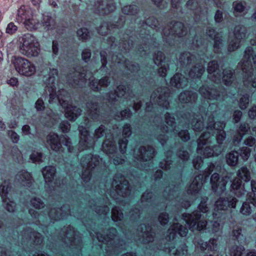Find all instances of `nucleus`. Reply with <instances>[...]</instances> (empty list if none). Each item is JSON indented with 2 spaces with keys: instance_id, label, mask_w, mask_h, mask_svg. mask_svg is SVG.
Segmentation results:
<instances>
[{
  "instance_id": "f257e3e1",
  "label": "nucleus",
  "mask_w": 256,
  "mask_h": 256,
  "mask_svg": "<svg viewBox=\"0 0 256 256\" xmlns=\"http://www.w3.org/2000/svg\"><path fill=\"white\" fill-rule=\"evenodd\" d=\"M244 58L246 61L239 64L244 73V84L248 88H256V54L251 47L247 48L244 52Z\"/></svg>"
},
{
  "instance_id": "f03ea898",
  "label": "nucleus",
  "mask_w": 256,
  "mask_h": 256,
  "mask_svg": "<svg viewBox=\"0 0 256 256\" xmlns=\"http://www.w3.org/2000/svg\"><path fill=\"white\" fill-rule=\"evenodd\" d=\"M18 50L20 54L27 58L36 57L40 53V44L34 35L27 33L19 38Z\"/></svg>"
},
{
  "instance_id": "7ed1b4c3",
  "label": "nucleus",
  "mask_w": 256,
  "mask_h": 256,
  "mask_svg": "<svg viewBox=\"0 0 256 256\" xmlns=\"http://www.w3.org/2000/svg\"><path fill=\"white\" fill-rule=\"evenodd\" d=\"M16 70L20 74L26 76L34 75L36 72V66L34 63L25 58L14 56L12 60Z\"/></svg>"
},
{
  "instance_id": "20e7f679",
  "label": "nucleus",
  "mask_w": 256,
  "mask_h": 256,
  "mask_svg": "<svg viewBox=\"0 0 256 256\" xmlns=\"http://www.w3.org/2000/svg\"><path fill=\"white\" fill-rule=\"evenodd\" d=\"M182 216L189 229L192 231L194 230L200 231L206 226L207 221L201 220L202 214L198 211H194L191 214H184Z\"/></svg>"
},
{
  "instance_id": "39448f33",
  "label": "nucleus",
  "mask_w": 256,
  "mask_h": 256,
  "mask_svg": "<svg viewBox=\"0 0 256 256\" xmlns=\"http://www.w3.org/2000/svg\"><path fill=\"white\" fill-rule=\"evenodd\" d=\"M233 34L229 39L228 50L230 52H233L240 47L241 40L246 38L247 30L242 25L236 26L234 30Z\"/></svg>"
},
{
  "instance_id": "423d86ee",
  "label": "nucleus",
  "mask_w": 256,
  "mask_h": 256,
  "mask_svg": "<svg viewBox=\"0 0 256 256\" xmlns=\"http://www.w3.org/2000/svg\"><path fill=\"white\" fill-rule=\"evenodd\" d=\"M165 122L168 126H158L156 130V138L162 145H164L166 142L168 137L164 134H162L161 132H174L176 130L174 118L168 113L165 114Z\"/></svg>"
},
{
  "instance_id": "0eeeda50",
  "label": "nucleus",
  "mask_w": 256,
  "mask_h": 256,
  "mask_svg": "<svg viewBox=\"0 0 256 256\" xmlns=\"http://www.w3.org/2000/svg\"><path fill=\"white\" fill-rule=\"evenodd\" d=\"M116 6L113 0H94L92 4V10L100 15L107 14L114 12Z\"/></svg>"
},
{
  "instance_id": "6e6552de",
  "label": "nucleus",
  "mask_w": 256,
  "mask_h": 256,
  "mask_svg": "<svg viewBox=\"0 0 256 256\" xmlns=\"http://www.w3.org/2000/svg\"><path fill=\"white\" fill-rule=\"evenodd\" d=\"M228 178L220 176L216 172L212 174L210 178V184L212 190L218 194H222L226 189Z\"/></svg>"
},
{
  "instance_id": "1a4fd4ad",
  "label": "nucleus",
  "mask_w": 256,
  "mask_h": 256,
  "mask_svg": "<svg viewBox=\"0 0 256 256\" xmlns=\"http://www.w3.org/2000/svg\"><path fill=\"white\" fill-rule=\"evenodd\" d=\"M238 200L234 197L220 198L214 204V212L226 210L228 208H236Z\"/></svg>"
},
{
  "instance_id": "9d476101",
  "label": "nucleus",
  "mask_w": 256,
  "mask_h": 256,
  "mask_svg": "<svg viewBox=\"0 0 256 256\" xmlns=\"http://www.w3.org/2000/svg\"><path fill=\"white\" fill-rule=\"evenodd\" d=\"M58 98L60 104L65 108V116L69 120H74L80 115L82 112L80 109L71 105L67 106L66 100L62 99L60 94L58 95Z\"/></svg>"
},
{
  "instance_id": "9b49d317",
  "label": "nucleus",
  "mask_w": 256,
  "mask_h": 256,
  "mask_svg": "<svg viewBox=\"0 0 256 256\" xmlns=\"http://www.w3.org/2000/svg\"><path fill=\"white\" fill-rule=\"evenodd\" d=\"M139 240L144 244H148L154 240V233L151 228L144 224H140L137 228Z\"/></svg>"
},
{
  "instance_id": "f8f14e48",
  "label": "nucleus",
  "mask_w": 256,
  "mask_h": 256,
  "mask_svg": "<svg viewBox=\"0 0 256 256\" xmlns=\"http://www.w3.org/2000/svg\"><path fill=\"white\" fill-rule=\"evenodd\" d=\"M225 127V124L222 122H216L214 123V119L213 118H209V122L206 126V128L212 129V128H214L215 130L217 131L216 134V140L218 144H222L224 140L226 138V132L223 130L224 128Z\"/></svg>"
},
{
  "instance_id": "ddd939ff",
  "label": "nucleus",
  "mask_w": 256,
  "mask_h": 256,
  "mask_svg": "<svg viewBox=\"0 0 256 256\" xmlns=\"http://www.w3.org/2000/svg\"><path fill=\"white\" fill-rule=\"evenodd\" d=\"M138 153L136 156V158L140 160L148 161L154 156L155 150L152 146H142L139 148Z\"/></svg>"
},
{
  "instance_id": "4468645a",
  "label": "nucleus",
  "mask_w": 256,
  "mask_h": 256,
  "mask_svg": "<svg viewBox=\"0 0 256 256\" xmlns=\"http://www.w3.org/2000/svg\"><path fill=\"white\" fill-rule=\"evenodd\" d=\"M8 186L6 182L0 186V194L2 199L4 203H6L5 208L9 212H14L15 209V204L7 198L6 196L8 193Z\"/></svg>"
},
{
  "instance_id": "2eb2a0df",
  "label": "nucleus",
  "mask_w": 256,
  "mask_h": 256,
  "mask_svg": "<svg viewBox=\"0 0 256 256\" xmlns=\"http://www.w3.org/2000/svg\"><path fill=\"white\" fill-rule=\"evenodd\" d=\"M207 70L208 73V77L210 79L215 82H218L220 80L221 75L216 62L212 61L210 62L208 64Z\"/></svg>"
},
{
  "instance_id": "dca6fc26",
  "label": "nucleus",
  "mask_w": 256,
  "mask_h": 256,
  "mask_svg": "<svg viewBox=\"0 0 256 256\" xmlns=\"http://www.w3.org/2000/svg\"><path fill=\"white\" fill-rule=\"evenodd\" d=\"M46 144L52 150L58 151L62 147L58 136L54 132H50L46 138Z\"/></svg>"
},
{
  "instance_id": "f3484780",
  "label": "nucleus",
  "mask_w": 256,
  "mask_h": 256,
  "mask_svg": "<svg viewBox=\"0 0 256 256\" xmlns=\"http://www.w3.org/2000/svg\"><path fill=\"white\" fill-rule=\"evenodd\" d=\"M164 34L167 36L170 35H176L178 37L183 36L185 32L184 24L180 22H176L173 24L170 30L168 28H164Z\"/></svg>"
},
{
  "instance_id": "a211bd4d",
  "label": "nucleus",
  "mask_w": 256,
  "mask_h": 256,
  "mask_svg": "<svg viewBox=\"0 0 256 256\" xmlns=\"http://www.w3.org/2000/svg\"><path fill=\"white\" fill-rule=\"evenodd\" d=\"M129 91L130 90L128 89L125 86H119L115 90L114 94H109L108 100L110 102H112L116 100V97L121 98L124 96L126 98H128V95L129 94Z\"/></svg>"
},
{
  "instance_id": "6ab92c4d",
  "label": "nucleus",
  "mask_w": 256,
  "mask_h": 256,
  "mask_svg": "<svg viewBox=\"0 0 256 256\" xmlns=\"http://www.w3.org/2000/svg\"><path fill=\"white\" fill-rule=\"evenodd\" d=\"M230 190L238 197L242 196L246 192L244 184H242V182L238 178H235L232 180Z\"/></svg>"
},
{
  "instance_id": "aec40b11",
  "label": "nucleus",
  "mask_w": 256,
  "mask_h": 256,
  "mask_svg": "<svg viewBox=\"0 0 256 256\" xmlns=\"http://www.w3.org/2000/svg\"><path fill=\"white\" fill-rule=\"evenodd\" d=\"M113 186L116 187V190L118 194L122 196H126L130 194L128 182L127 180H120L119 184H118L116 180H114L112 183Z\"/></svg>"
},
{
  "instance_id": "412c9836",
  "label": "nucleus",
  "mask_w": 256,
  "mask_h": 256,
  "mask_svg": "<svg viewBox=\"0 0 256 256\" xmlns=\"http://www.w3.org/2000/svg\"><path fill=\"white\" fill-rule=\"evenodd\" d=\"M34 14L32 10L28 7L22 6L18 10L16 20L19 22L26 20Z\"/></svg>"
},
{
  "instance_id": "4be33fe9",
  "label": "nucleus",
  "mask_w": 256,
  "mask_h": 256,
  "mask_svg": "<svg viewBox=\"0 0 256 256\" xmlns=\"http://www.w3.org/2000/svg\"><path fill=\"white\" fill-rule=\"evenodd\" d=\"M16 180L20 184L24 186H29L32 180L30 174L26 171L19 172L16 175Z\"/></svg>"
},
{
  "instance_id": "5701e85b",
  "label": "nucleus",
  "mask_w": 256,
  "mask_h": 256,
  "mask_svg": "<svg viewBox=\"0 0 256 256\" xmlns=\"http://www.w3.org/2000/svg\"><path fill=\"white\" fill-rule=\"evenodd\" d=\"M42 172L46 183H50L52 182L56 176V170L54 166H46L44 168Z\"/></svg>"
},
{
  "instance_id": "b1692460",
  "label": "nucleus",
  "mask_w": 256,
  "mask_h": 256,
  "mask_svg": "<svg viewBox=\"0 0 256 256\" xmlns=\"http://www.w3.org/2000/svg\"><path fill=\"white\" fill-rule=\"evenodd\" d=\"M80 132L81 134L80 144L85 146L86 148H88L93 144L90 138L88 137V132L86 129L82 126L78 127Z\"/></svg>"
},
{
  "instance_id": "393cba45",
  "label": "nucleus",
  "mask_w": 256,
  "mask_h": 256,
  "mask_svg": "<svg viewBox=\"0 0 256 256\" xmlns=\"http://www.w3.org/2000/svg\"><path fill=\"white\" fill-rule=\"evenodd\" d=\"M170 83L174 87L184 88L187 84V80L181 74H176L172 78Z\"/></svg>"
},
{
  "instance_id": "a878e982",
  "label": "nucleus",
  "mask_w": 256,
  "mask_h": 256,
  "mask_svg": "<svg viewBox=\"0 0 256 256\" xmlns=\"http://www.w3.org/2000/svg\"><path fill=\"white\" fill-rule=\"evenodd\" d=\"M200 92L203 97L210 100L217 99L220 96L218 92L216 90L208 88L204 86L200 88Z\"/></svg>"
},
{
  "instance_id": "bb28decb",
  "label": "nucleus",
  "mask_w": 256,
  "mask_h": 256,
  "mask_svg": "<svg viewBox=\"0 0 256 256\" xmlns=\"http://www.w3.org/2000/svg\"><path fill=\"white\" fill-rule=\"evenodd\" d=\"M25 28L28 30L32 31L37 30L40 26V22L34 14L24 22Z\"/></svg>"
},
{
  "instance_id": "cd10ccee",
  "label": "nucleus",
  "mask_w": 256,
  "mask_h": 256,
  "mask_svg": "<svg viewBox=\"0 0 256 256\" xmlns=\"http://www.w3.org/2000/svg\"><path fill=\"white\" fill-rule=\"evenodd\" d=\"M204 72V66L200 64H198L190 70L188 75L192 78H200Z\"/></svg>"
},
{
  "instance_id": "c85d7f7f",
  "label": "nucleus",
  "mask_w": 256,
  "mask_h": 256,
  "mask_svg": "<svg viewBox=\"0 0 256 256\" xmlns=\"http://www.w3.org/2000/svg\"><path fill=\"white\" fill-rule=\"evenodd\" d=\"M210 133L209 132H204L200 137L198 140L197 151L198 154H202L203 146L210 142Z\"/></svg>"
},
{
  "instance_id": "c756f323",
  "label": "nucleus",
  "mask_w": 256,
  "mask_h": 256,
  "mask_svg": "<svg viewBox=\"0 0 256 256\" xmlns=\"http://www.w3.org/2000/svg\"><path fill=\"white\" fill-rule=\"evenodd\" d=\"M201 177L200 176H198L194 178L188 188V193L192 194L196 193L200 190L202 186V183L200 182Z\"/></svg>"
},
{
  "instance_id": "7c9ffc66",
  "label": "nucleus",
  "mask_w": 256,
  "mask_h": 256,
  "mask_svg": "<svg viewBox=\"0 0 256 256\" xmlns=\"http://www.w3.org/2000/svg\"><path fill=\"white\" fill-rule=\"evenodd\" d=\"M116 233L117 232L116 228H111L107 232L106 236L104 237L100 234H97V238L100 242H108L114 238Z\"/></svg>"
},
{
  "instance_id": "2f4dec72",
  "label": "nucleus",
  "mask_w": 256,
  "mask_h": 256,
  "mask_svg": "<svg viewBox=\"0 0 256 256\" xmlns=\"http://www.w3.org/2000/svg\"><path fill=\"white\" fill-rule=\"evenodd\" d=\"M236 175L238 179L243 180L245 182H248L250 180V172L249 170L246 166H242L236 172Z\"/></svg>"
},
{
  "instance_id": "473e14b6",
  "label": "nucleus",
  "mask_w": 256,
  "mask_h": 256,
  "mask_svg": "<svg viewBox=\"0 0 256 256\" xmlns=\"http://www.w3.org/2000/svg\"><path fill=\"white\" fill-rule=\"evenodd\" d=\"M196 94L190 92H182L179 96V100L182 102H194L196 99Z\"/></svg>"
},
{
  "instance_id": "72a5a7b5",
  "label": "nucleus",
  "mask_w": 256,
  "mask_h": 256,
  "mask_svg": "<svg viewBox=\"0 0 256 256\" xmlns=\"http://www.w3.org/2000/svg\"><path fill=\"white\" fill-rule=\"evenodd\" d=\"M226 163L229 166H236L238 160V153L236 151H232L226 156Z\"/></svg>"
},
{
  "instance_id": "f704fd0d",
  "label": "nucleus",
  "mask_w": 256,
  "mask_h": 256,
  "mask_svg": "<svg viewBox=\"0 0 256 256\" xmlns=\"http://www.w3.org/2000/svg\"><path fill=\"white\" fill-rule=\"evenodd\" d=\"M234 72L229 69H226L223 72L222 80L226 85H230L234 80Z\"/></svg>"
},
{
  "instance_id": "c9c22d12",
  "label": "nucleus",
  "mask_w": 256,
  "mask_h": 256,
  "mask_svg": "<svg viewBox=\"0 0 256 256\" xmlns=\"http://www.w3.org/2000/svg\"><path fill=\"white\" fill-rule=\"evenodd\" d=\"M104 151L108 154H112L116 150L114 144L109 140H106L102 144Z\"/></svg>"
},
{
  "instance_id": "e433bc0d",
  "label": "nucleus",
  "mask_w": 256,
  "mask_h": 256,
  "mask_svg": "<svg viewBox=\"0 0 256 256\" xmlns=\"http://www.w3.org/2000/svg\"><path fill=\"white\" fill-rule=\"evenodd\" d=\"M62 211V208H52L48 212L49 216L54 220H60L63 216Z\"/></svg>"
},
{
  "instance_id": "4c0bfd02",
  "label": "nucleus",
  "mask_w": 256,
  "mask_h": 256,
  "mask_svg": "<svg viewBox=\"0 0 256 256\" xmlns=\"http://www.w3.org/2000/svg\"><path fill=\"white\" fill-rule=\"evenodd\" d=\"M192 126L194 131H200L204 128V124L201 116L194 118L192 122Z\"/></svg>"
},
{
  "instance_id": "58836bf2",
  "label": "nucleus",
  "mask_w": 256,
  "mask_h": 256,
  "mask_svg": "<svg viewBox=\"0 0 256 256\" xmlns=\"http://www.w3.org/2000/svg\"><path fill=\"white\" fill-rule=\"evenodd\" d=\"M88 114L92 118H95L98 114V105L96 103L88 102L86 104Z\"/></svg>"
},
{
  "instance_id": "ea45409f",
  "label": "nucleus",
  "mask_w": 256,
  "mask_h": 256,
  "mask_svg": "<svg viewBox=\"0 0 256 256\" xmlns=\"http://www.w3.org/2000/svg\"><path fill=\"white\" fill-rule=\"evenodd\" d=\"M232 8L234 13H242L246 8V4L245 2L235 1L232 3Z\"/></svg>"
},
{
  "instance_id": "a19ab883",
  "label": "nucleus",
  "mask_w": 256,
  "mask_h": 256,
  "mask_svg": "<svg viewBox=\"0 0 256 256\" xmlns=\"http://www.w3.org/2000/svg\"><path fill=\"white\" fill-rule=\"evenodd\" d=\"M74 86H82L86 82V78L82 76L80 73L76 72L73 76Z\"/></svg>"
},
{
  "instance_id": "79ce46f5",
  "label": "nucleus",
  "mask_w": 256,
  "mask_h": 256,
  "mask_svg": "<svg viewBox=\"0 0 256 256\" xmlns=\"http://www.w3.org/2000/svg\"><path fill=\"white\" fill-rule=\"evenodd\" d=\"M122 12L127 15H134L138 12V6L136 5L124 6L122 9Z\"/></svg>"
},
{
  "instance_id": "37998d69",
  "label": "nucleus",
  "mask_w": 256,
  "mask_h": 256,
  "mask_svg": "<svg viewBox=\"0 0 256 256\" xmlns=\"http://www.w3.org/2000/svg\"><path fill=\"white\" fill-rule=\"evenodd\" d=\"M240 212L245 216H250L252 213V210L248 202H244L242 203Z\"/></svg>"
},
{
  "instance_id": "c03bdc74",
  "label": "nucleus",
  "mask_w": 256,
  "mask_h": 256,
  "mask_svg": "<svg viewBox=\"0 0 256 256\" xmlns=\"http://www.w3.org/2000/svg\"><path fill=\"white\" fill-rule=\"evenodd\" d=\"M112 218L114 222L120 221L123 218V214L117 207H114L112 210Z\"/></svg>"
},
{
  "instance_id": "a18cd8bd",
  "label": "nucleus",
  "mask_w": 256,
  "mask_h": 256,
  "mask_svg": "<svg viewBox=\"0 0 256 256\" xmlns=\"http://www.w3.org/2000/svg\"><path fill=\"white\" fill-rule=\"evenodd\" d=\"M77 35L80 40L85 41L90 38L89 32L86 28H82L77 31Z\"/></svg>"
},
{
  "instance_id": "49530a36",
  "label": "nucleus",
  "mask_w": 256,
  "mask_h": 256,
  "mask_svg": "<svg viewBox=\"0 0 256 256\" xmlns=\"http://www.w3.org/2000/svg\"><path fill=\"white\" fill-rule=\"evenodd\" d=\"M30 204L35 208L38 210L43 208L45 206L42 200L40 198H32L30 200Z\"/></svg>"
},
{
  "instance_id": "de8ad7c7",
  "label": "nucleus",
  "mask_w": 256,
  "mask_h": 256,
  "mask_svg": "<svg viewBox=\"0 0 256 256\" xmlns=\"http://www.w3.org/2000/svg\"><path fill=\"white\" fill-rule=\"evenodd\" d=\"M173 228H174L176 233H178L180 236H186L188 230L184 226L180 224H173Z\"/></svg>"
},
{
  "instance_id": "09e8293b",
  "label": "nucleus",
  "mask_w": 256,
  "mask_h": 256,
  "mask_svg": "<svg viewBox=\"0 0 256 256\" xmlns=\"http://www.w3.org/2000/svg\"><path fill=\"white\" fill-rule=\"evenodd\" d=\"M158 221L162 226L166 224L169 221L168 214L165 212L160 213L158 216Z\"/></svg>"
},
{
  "instance_id": "8fccbe9b",
  "label": "nucleus",
  "mask_w": 256,
  "mask_h": 256,
  "mask_svg": "<svg viewBox=\"0 0 256 256\" xmlns=\"http://www.w3.org/2000/svg\"><path fill=\"white\" fill-rule=\"evenodd\" d=\"M249 103V96L248 94L244 95L240 98L239 101V106L244 110L246 108Z\"/></svg>"
},
{
  "instance_id": "3c124183",
  "label": "nucleus",
  "mask_w": 256,
  "mask_h": 256,
  "mask_svg": "<svg viewBox=\"0 0 256 256\" xmlns=\"http://www.w3.org/2000/svg\"><path fill=\"white\" fill-rule=\"evenodd\" d=\"M240 151V155L242 158L244 160H248L250 155L251 150L247 147H242Z\"/></svg>"
},
{
  "instance_id": "603ef678",
  "label": "nucleus",
  "mask_w": 256,
  "mask_h": 256,
  "mask_svg": "<svg viewBox=\"0 0 256 256\" xmlns=\"http://www.w3.org/2000/svg\"><path fill=\"white\" fill-rule=\"evenodd\" d=\"M208 200V198H203L198 205V210L203 213H206L209 210V208L206 204Z\"/></svg>"
},
{
  "instance_id": "864d4df0",
  "label": "nucleus",
  "mask_w": 256,
  "mask_h": 256,
  "mask_svg": "<svg viewBox=\"0 0 256 256\" xmlns=\"http://www.w3.org/2000/svg\"><path fill=\"white\" fill-rule=\"evenodd\" d=\"M30 159L34 162H42V154L40 152H34L30 155Z\"/></svg>"
},
{
  "instance_id": "5fc2aeb1",
  "label": "nucleus",
  "mask_w": 256,
  "mask_h": 256,
  "mask_svg": "<svg viewBox=\"0 0 256 256\" xmlns=\"http://www.w3.org/2000/svg\"><path fill=\"white\" fill-rule=\"evenodd\" d=\"M43 24L44 26H46L48 29L50 26L54 25V21L51 16L48 15L44 16Z\"/></svg>"
},
{
  "instance_id": "6e6d98bb",
  "label": "nucleus",
  "mask_w": 256,
  "mask_h": 256,
  "mask_svg": "<svg viewBox=\"0 0 256 256\" xmlns=\"http://www.w3.org/2000/svg\"><path fill=\"white\" fill-rule=\"evenodd\" d=\"M176 234V232L174 228H173V225H172L168 230L166 238L167 240L170 241L173 240Z\"/></svg>"
},
{
  "instance_id": "4d7b16f0",
  "label": "nucleus",
  "mask_w": 256,
  "mask_h": 256,
  "mask_svg": "<svg viewBox=\"0 0 256 256\" xmlns=\"http://www.w3.org/2000/svg\"><path fill=\"white\" fill-rule=\"evenodd\" d=\"M164 58V56L161 52H158L154 56V62L157 65L160 64Z\"/></svg>"
},
{
  "instance_id": "13d9d810",
  "label": "nucleus",
  "mask_w": 256,
  "mask_h": 256,
  "mask_svg": "<svg viewBox=\"0 0 256 256\" xmlns=\"http://www.w3.org/2000/svg\"><path fill=\"white\" fill-rule=\"evenodd\" d=\"M203 154L204 157L208 158L214 156H218V153L214 152V150L209 146H206L203 151Z\"/></svg>"
},
{
  "instance_id": "bf43d9fd",
  "label": "nucleus",
  "mask_w": 256,
  "mask_h": 256,
  "mask_svg": "<svg viewBox=\"0 0 256 256\" xmlns=\"http://www.w3.org/2000/svg\"><path fill=\"white\" fill-rule=\"evenodd\" d=\"M250 128L248 124H242L238 129V132L240 134V140H242V136L248 131Z\"/></svg>"
},
{
  "instance_id": "052dcab7",
  "label": "nucleus",
  "mask_w": 256,
  "mask_h": 256,
  "mask_svg": "<svg viewBox=\"0 0 256 256\" xmlns=\"http://www.w3.org/2000/svg\"><path fill=\"white\" fill-rule=\"evenodd\" d=\"M244 250V247L236 246L234 248L231 250L230 255L231 256H242Z\"/></svg>"
},
{
  "instance_id": "680f3d73",
  "label": "nucleus",
  "mask_w": 256,
  "mask_h": 256,
  "mask_svg": "<svg viewBox=\"0 0 256 256\" xmlns=\"http://www.w3.org/2000/svg\"><path fill=\"white\" fill-rule=\"evenodd\" d=\"M90 87L94 91H98L100 90L99 84V80L94 78L90 80Z\"/></svg>"
},
{
  "instance_id": "e2e57ef3",
  "label": "nucleus",
  "mask_w": 256,
  "mask_h": 256,
  "mask_svg": "<svg viewBox=\"0 0 256 256\" xmlns=\"http://www.w3.org/2000/svg\"><path fill=\"white\" fill-rule=\"evenodd\" d=\"M82 58L85 62H88L91 58L90 50L88 48L84 49L82 52Z\"/></svg>"
},
{
  "instance_id": "0e129e2a",
  "label": "nucleus",
  "mask_w": 256,
  "mask_h": 256,
  "mask_svg": "<svg viewBox=\"0 0 256 256\" xmlns=\"http://www.w3.org/2000/svg\"><path fill=\"white\" fill-rule=\"evenodd\" d=\"M105 128L104 126L102 125L100 126L98 128L95 130L94 134V137L96 139L101 138L104 133Z\"/></svg>"
},
{
  "instance_id": "69168bd1",
  "label": "nucleus",
  "mask_w": 256,
  "mask_h": 256,
  "mask_svg": "<svg viewBox=\"0 0 256 256\" xmlns=\"http://www.w3.org/2000/svg\"><path fill=\"white\" fill-rule=\"evenodd\" d=\"M17 30V26L14 23L10 22L7 26L6 32L10 34H12L16 32Z\"/></svg>"
},
{
  "instance_id": "338daca9",
  "label": "nucleus",
  "mask_w": 256,
  "mask_h": 256,
  "mask_svg": "<svg viewBox=\"0 0 256 256\" xmlns=\"http://www.w3.org/2000/svg\"><path fill=\"white\" fill-rule=\"evenodd\" d=\"M222 42L221 36H217L214 39V48L215 50H218L222 46Z\"/></svg>"
},
{
  "instance_id": "774afa93",
  "label": "nucleus",
  "mask_w": 256,
  "mask_h": 256,
  "mask_svg": "<svg viewBox=\"0 0 256 256\" xmlns=\"http://www.w3.org/2000/svg\"><path fill=\"white\" fill-rule=\"evenodd\" d=\"M35 108L38 111H43L45 109L44 100L40 98L35 103Z\"/></svg>"
}]
</instances>
